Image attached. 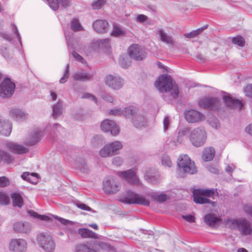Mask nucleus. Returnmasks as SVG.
Returning a JSON list of instances; mask_svg holds the SVG:
<instances>
[{"label": "nucleus", "mask_w": 252, "mask_h": 252, "mask_svg": "<svg viewBox=\"0 0 252 252\" xmlns=\"http://www.w3.org/2000/svg\"><path fill=\"white\" fill-rule=\"evenodd\" d=\"M155 86L158 91L162 93H168L170 97H164L166 101L177 99L179 96L178 86L173 81L171 76L168 74L161 75L155 82Z\"/></svg>", "instance_id": "f257e3e1"}, {"label": "nucleus", "mask_w": 252, "mask_h": 252, "mask_svg": "<svg viewBox=\"0 0 252 252\" xmlns=\"http://www.w3.org/2000/svg\"><path fill=\"white\" fill-rule=\"evenodd\" d=\"M190 141L195 147H200L205 142L207 139V133L205 129L202 127H198L192 129L190 133Z\"/></svg>", "instance_id": "f03ea898"}, {"label": "nucleus", "mask_w": 252, "mask_h": 252, "mask_svg": "<svg viewBox=\"0 0 252 252\" xmlns=\"http://www.w3.org/2000/svg\"><path fill=\"white\" fill-rule=\"evenodd\" d=\"M120 201L126 204H138L147 206L150 205V201L145 197L130 191H127Z\"/></svg>", "instance_id": "7ed1b4c3"}, {"label": "nucleus", "mask_w": 252, "mask_h": 252, "mask_svg": "<svg viewBox=\"0 0 252 252\" xmlns=\"http://www.w3.org/2000/svg\"><path fill=\"white\" fill-rule=\"evenodd\" d=\"M178 165L186 173L193 174L197 172L194 162L187 155L180 156Z\"/></svg>", "instance_id": "20e7f679"}, {"label": "nucleus", "mask_w": 252, "mask_h": 252, "mask_svg": "<svg viewBox=\"0 0 252 252\" xmlns=\"http://www.w3.org/2000/svg\"><path fill=\"white\" fill-rule=\"evenodd\" d=\"M37 242L40 247L46 252H53L55 249L53 238L48 234H40L37 237Z\"/></svg>", "instance_id": "39448f33"}, {"label": "nucleus", "mask_w": 252, "mask_h": 252, "mask_svg": "<svg viewBox=\"0 0 252 252\" xmlns=\"http://www.w3.org/2000/svg\"><path fill=\"white\" fill-rule=\"evenodd\" d=\"M15 89V83L10 79H5L0 84V96L2 98H9L13 94Z\"/></svg>", "instance_id": "423d86ee"}, {"label": "nucleus", "mask_w": 252, "mask_h": 252, "mask_svg": "<svg viewBox=\"0 0 252 252\" xmlns=\"http://www.w3.org/2000/svg\"><path fill=\"white\" fill-rule=\"evenodd\" d=\"M105 83L109 88L114 90H118L122 88L125 81L119 75H108L105 78Z\"/></svg>", "instance_id": "0eeeda50"}, {"label": "nucleus", "mask_w": 252, "mask_h": 252, "mask_svg": "<svg viewBox=\"0 0 252 252\" xmlns=\"http://www.w3.org/2000/svg\"><path fill=\"white\" fill-rule=\"evenodd\" d=\"M8 249L11 252H26L27 243L24 239H12L9 243Z\"/></svg>", "instance_id": "6e6552de"}, {"label": "nucleus", "mask_w": 252, "mask_h": 252, "mask_svg": "<svg viewBox=\"0 0 252 252\" xmlns=\"http://www.w3.org/2000/svg\"><path fill=\"white\" fill-rule=\"evenodd\" d=\"M103 186L104 191L110 194L115 193L120 189V183L112 177L105 179Z\"/></svg>", "instance_id": "1a4fd4ad"}, {"label": "nucleus", "mask_w": 252, "mask_h": 252, "mask_svg": "<svg viewBox=\"0 0 252 252\" xmlns=\"http://www.w3.org/2000/svg\"><path fill=\"white\" fill-rule=\"evenodd\" d=\"M199 105L202 108L211 110H216L219 108L220 102L215 97H205L199 101Z\"/></svg>", "instance_id": "9d476101"}, {"label": "nucleus", "mask_w": 252, "mask_h": 252, "mask_svg": "<svg viewBox=\"0 0 252 252\" xmlns=\"http://www.w3.org/2000/svg\"><path fill=\"white\" fill-rule=\"evenodd\" d=\"M129 56L136 61H141L146 57V52L137 44L131 45L128 48Z\"/></svg>", "instance_id": "9b49d317"}, {"label": "nucleus", "mask_w": 252, "mask_h": 252, "mask_svg": "<svg viewBox=\"0 0 252 252\" xmlns=\"http://www.w3.org/2000/svg\"><path fill=\"white\" fill-rule=\"evenodd\" d=\"M102 131L110 132L112 135H117L119 133V128L115 122L108 119L103 121L100 125Z\"/></svg>", "instance_id": "f8f14e48"}, {"label": "nucleus", "mask_w": 252, "mask_h": 252, "mask_svg": "<svg viewBox=\"0 0 252 252\" xmlns=\"http://www.w3.org/2000/svg\"><path fill=\"white\" fill-rule=\"evenodd\" d=\"M117 174L120 177L125 179L129 183L133 184H138L139 180L137 178L135 171L133 169H129L125 171H118Z\"/></svg>", "instance_id": "ddd939ff"}, {"label": "nucleus", "mask_w": 252, "mask_h": 252, "mask_svg": "<svg viewBox=\"0 0 252 252\" xmlns=\"http://www.w3.org/2000/svg\"><path fill=\"white\" fill-rule=\"evenodd\" d=\"M185 118L189 123L200 122L205 120V116L195 110H190L185 113Z\"/></svg>", "instance_id": "4468645a"}, {"label": "nucleus", "mask_w": 252, "mask_h": 252, "mask_svg": "<svg viewBox=\"0 0 252 252\" xmlns=\"http://www.w3.org/2000/svg\"><path fill=\"white\" fill-rule=\"evenodd\" d=\"M5 146L7 150L16 154H23L29 152L28 148L17 143L7 141Z\"/></svg>", "instance_id": "2eb2a0df"}, {"label": "nucleus", "mask_w": 252, "mask_h": 252, "mask_svg": "<svg viewBox=\"0 0 252 252\" xmlns=\"http://www.w3.org/2000/svg\"><path fill=\"white\" fill-rule=\"evenodd\" d=\"M43 135V132L39 129H35L30 134L25 144L28 146H32L39 142Z\"/></svg>", "instance_id": "dca6fc26"}, {"label": "nucleus", "mask_w": 252, "mask_h": 252, "mask_svg": "<svg viewBox=\"0 0 252 252\" xmlns=\"http://www.w3.org/2000/svg\"><path fill=\"white\" fill-rule=\"evenodd\" d=\"M157 34L158 35L160 40L168 46H174L175 40L173 37L161 29H158Z\"/></svg>", "instance_id": "f3484780"}, {"label": "nucleus", "mask_w": 252, "mask_h": 252, "mask_svg": "<svg viewBox=\"0 0 252 252\" xmlns=\"http://www.w3.org/2000/svg\"><path fill=\"white\" fill-rule=\"evenodd\" d=\"M223 100L228 107L232 109H242V103L238 99L232 98L231 96L226 95L223 96Z\"/></svg>", "instance_id": "a211bd4d"}, {"label": "nucleus", "mask_w": 252, "mask_h": 252, "mask_svg": "<svg viewBox=\"0 0 252 252\" xmlns=\"http://www.w3.org/2000/svg\"><path fill=\"white\" fill-rule=\"evenodd\" d=\"M72 77L75 81L85 82L91 80L93 75L86 71L80 70L75 72Z\"/></svg>", "instance_id": "6ab92c4d"}, {"label": "nucleus", "mask_w": 252, "mask_h": 252, "mask_svg": "<svg viewBox=\"0 0 252 252\" xmlns=\"http://www.w3.org/2000/svg\"><path fill=\"white\" fill-rule=\"evenodd\" d=\"M107 22L103 20H96L93 24L94 30L98 33L105 32L108 28Z\"/></svg>", "instance_id": "aec40b11"}, {"label": "nucleus", "mask_w": 252, "mask_h": 252, "mask_svg": "<svg viewBox=\"0 0 252 252\" xmlns=\"http://www.w3.org/2000/svg\"><path fill=\"white\" fill-rule=\"evenodd\" d=\"M238 229L244 235H251L252 233V228H251L250 223L245 220H240Z\"/></svg>", "instance_id": "412c9836"}, {"label": "nucleus", "mask_w": 252, "mask_h": 252, "mask_svg": "<svg viewBox=\"0 0 252 252\" xmlns=\"http://www.w3.org/2000/svg\"><path fill=\"white\" fill-rule=\"evenodd\" d=\"M132 122L135 127H139L145 126L147 121L146 118L143 115L138 113L133 117Z\"/></svg>", "instance_id": "4be33fe9"}, {"label": "nucleus", "mask_w": 252, "mask_h": 252, "mask_svg": "<svg viewBox=\"0 0 252 252\" xmlns=\"http://www.w3.org/2000/svg\"><path fill=\"white\" fill-rule=\"evenodd\" d=\"M204 220L206 224L210 227H215L220 221V219L213 214H207L205 216Z\"/></svg>", "instance_id": "5701e85b"}, {"label": "nucleus", "mask_w": 252, "mask_h": 252, "mask_svg": "<svg viewBox=\"0 0 252 252\" xmlns=\"http://www.w3.org/2000/svg\"><path fill=\"white\" fill-rule=\"evenodd\" d=\"M14 229L22 233H28L30 231L31 227L28 222H17L13 225Z\"/></svg>", "instance_id": "b1692460"}, {"label": "nucleus", "mask_w": 252, "mask_h": 252, "mask_svg": "<svg viewBox=\"0 0 252 252\" xmlns=\"http://www.w3.org/2000/svg\"><path fill=\"white\" fill-rule=\"evenodd\" d=\"M10 196L12 200L13 206L21 208L23 205V199L19 192H15L11 194Z\"/></svg>", "instance_id": "393cba45"}, {"label": "nucleus", "mask_w": 252, "mask_h": 252, "mask_svg": "<svg viewBox=\"0 0 252 252\" xmlns=\"http://www.w3.org/2000/svg\"><path fill=\"white\" fill-rule=\"evenodd\" d=\"M215 155V150L212 147L204 148L202 153V158L205 161L212 160Z\"/></svg>", "instance_id": "a878e982"}, {"label": "nucleus", "mask_w": 252, "mask_h": 252, "mask_svg": "<svg viewBox=\"0 0 252 252\" xmlns=\"http://www.w3.org/2000/svg\"><path fill=\"white\" fill-rule=\"evenodd\" d=\"M11 125L6 121L0 120V134L8 136L11 132Z\"/></svg>", "instance_id": "bb28decb"}, {"label": "nucleus", "mask_w": 252, "mask_h": 252, "mask_svg": "<svg viewBox=\"0 0 252 252\" xmlns=\"http://www.w3.org/2000/svg\"><path fill=\"white\" fill-rule=\"evenodd\" d=\"M193 201L196 203L204 204L206 203H210L213 206H216V203L215 202L210 201L208 199L203 197V195H201V193L197 192L195 193V190L193 192Z\"/></svg>", "instance_id": "cd10ccee"}, {"label": "nucleus", "mask_w": 252, "mask_h": 252, "mask_svg": "<svg viewBox=\"0 0 252 252\" xmlns=\"http://www.w3.org/2000/svg\"><path fill=\"white\" fill-rule=\"evenodd\" d=\"M10 116L16 119L17 120H24L26 119L27 114L23 112L21 110L13 108L10 111Z\"/></svg>", "instance_id": "c85d7f7f"}, {"label": "nucleus", "mask_w": 252, "mask_h": 252, "mask_svg": "<svg viewBox=\"0 0 252 252\" xmlns=\"http://www.w3.org/2000/svg\"><path fill=\"white\" fill-rule=\"evenodd\" d=\"M138 113V109L136 107L132 106L126 107L123 110V114L126 118H131V119Z\"/></svg>", "instance_id": "c756f323"}, {"label": "nucleus", "mask_w": 252, "mask_h": 252, "mask_svg": "<svg viewBox=\"0 0 252 252\" xmlns=\"http://www.w3.org/2000/svg\"><path fill=\"white\" fill-rule=\"evenodd\" d=\"M93 46L95 48L104 49H109L110 47V40L108 38L97 39L93 43Z\"/></svg>", "instance_id": "7c9ffc66"}, {"label": "nucleus", "mask_w": 252, "mask_h": 252, "mask_svg": "<svg viewBox=\"0 0 252 252\" xmlns=\"http://www.w3.org/2000/svg\"><path fill=\"white\" fill-rule=\"evenodd\" d=\"M149 195L155 201L158 202H163L169 198V196L164 193L158 194L157 192H151Z\"/></svg>", "instance_id": "2f4dec72"}, {"label": "nucleus", "mask_w": 252, "mask_h": 252, "mask_svg": "<svg viewBox=\"0 0 252 252\" xmlns=\"http://www.w3.org/2000/svg\"><path fill=\"white\" fill-rule=\"evenodd\" d=\"M53 113L52 116L54 118H56L60 116L63 111V102L61 100H59L57 103L52 106Z\"/></svg>", "instance_id": "473e14b6"}, {"label": "nucleus", "mask_w": 252, "mask_h": 252, "mask_svg": "<svg viewBox=\"0 0 252 252\" xmlns=\"http://www.w3.org/2000/svg\"><path fill=\"white\" fill-rule=\"evenodd\" d=\"M78 232L83 238H98L95 233L87 228H80L78 229Z\"/></svg>", "instance_id": "72a5a7b5"}, {"label": "nucleus", "mask_w": 252, "mask_h": 252, "mask_svg": "<svg viewBox=\"0 0 252 252\" xmlns=\"http://www.w3.org/2000/svg\"><path fill=\"white\" fill-rule=\"evenodd\" d=\"M208 25H206L203 27L199 28L196 30L191 31L189 33H186L184 34V36L186 38H192L197 37L198 35L201 34L203 31L208 28Z\"/></svg>", "instance_id": "f704fd0d"}, {"label": "nucleus", "mask_w": 252, "mask_h": 252, "mask_svg": "<svg viewBox=\"0 0 252 252\" xmlns=\"http://www.w3.org/2000/svg\"><path fill=\"white\" fill-rule=\"evenodd\" d=\"M113 155L118 154V151L123 148L122 144L118 141H116L108 144Z\"/></svg>", "instance_id": "c9c22d12"}, {"label": "nucleus", "mask_w": 252, "mask_h": 252, "mask_svg": "<svg viewBox=\"0 0 252 252\" xmlns=\"http://www.w3.org/2000/svg\"><path fill=\"white\" fill-rule=\"evenodd\" d=\"M130 57L127 55H121L119 60L120 65L124 68H128L131 64Z\"/></svg>", "instance_id": "e433bc0d"}, {"label": "nucleus", "mask_w": 252, "mask_h": 252, "mask_svg": "<svg viewBox=\"0 0 252 252\" xmlns=\"http://www.w3.org/2000/svg\"><path fill=\"white\" fill-rule=\"evenodd\" d=\"M75 252H96L91 246L87 244H80L76 246Z\"/></svg>", "instance_id": "4c0bfd02"}, {"label": "nucleus", "mask_w": 252, "mask_h": 252, "mask_svg": "<svg viewBox=\"0 0 252 252\" xmlns=\"http://www.w3.org/2000/svg\"><path fill=\"white\" fill-rule=\"evenodd\" d=\"M145 179L149 183L156 184L158 183L159 178L156 175H153L150 172L147 171L144 175Z\"/></svg>", "instance_id": "58836bf2"}, {"label": "nucleus", "mask_w": 252, "mask_h": 252, "mask_svg": "<svg viewBox=\"0 0 252 252\" xmlns=\"http://www.w3.org/2000/svg\"><path fill=\"white\" fill-rule=\"evenodd\" d=\"M183 139L179 138L178 137L172 136L168 139L167 141V144L169 145L170 147L174 148V147L177 146L179 144L181 143Z\"/></svg>", "instance_id": "ea45409f"}, {"label": "nucleus", "mask_w": 252, "mask_h": 252, "mask_svg": "<svg viewBox=\"0 0 252 252\" xmlns=\"http://www.w3.org/2000/svg\"><path fill=\"white\" fill-rule=\"evenodd\" d=\"M99 155L100 157H101L102 158H107V157L113 156L108 144H107L105 146H104L99 151Z\"/></svg>", "instance_id": "a19ab883"}, {"label": "nucleus", "mask_w": 252, "mask_h": 252, "mask_svg": "<svg viewBox=\"0 0 252 252\" xmlns=\"http://www.w3.org/2000/svg\"><path fill=\"white\" fill-rule=\"evenodd\" d=\"M200 192L201 195H203L204 196L206 197H212L215 193V190L214 189H195V193H196L197 192Z\"/></svg>", "instance_id": "79ce46f5"}, {"label": "nucleus", "mask_w": 252, "mask_h": 252, "mask_svg": "<svg viewBox=\"0 0 252 252\" xmlns=\"http://www.w3.org/2000/svg\"><path fill=\"white\" fill-rule=\"evenodd\" d=\"M97 246L99 249H101L108 252L112 251L113 252H116L115 249L108 243L99 242L97 244Z\"/></svg>", "instance_id": "37998d69"}, {"label": "nucleus", "mask_w": 252, "mask_h": 252, "mask_svg": "<svg viewBox=\"0 0 252 252\" xmlns=\"http://www.w3.org/2000/svg\"><path fill=\"white\" fill-rule=\"evenodd\" d=\"M232 42L234 44L237 45L240 47H244L245 45V41L241 36H237L232 38Z\"/></svg>", "instance_id": "c03bdc74"}, {"label": "nucleus", "mask_w": 252, "mask_h": 252, "mask_svg": "<svg viewBox=\"0 0 252 252\" xmlns=\"http://www.w3.org/2000/svg\"><path fill=\"white\" fill-rule=\"evenodd\" d=\"M125 34V31L118 26H114L111 35L115 37L123 35Z\"/></svg>", "instance_id": "a18cd8bd"}, {"label": "nucleus", "mask_w": 252, "mask_h": 252, "mask_svg": "<svg viewBox=\"0 0 252 252\" xmlns=\"http://www.w3.org/2000/svg\"><path fill=\"white\" fill-rule=\"evenodd\" d=\"M240 221L234 219L228 220L226 222L227 225L232 229H238Z\"/></svg>", "instance_id": "49530a36"}, {"label": "nucleus", "mask_w": 252, "mask_h": 252, "mask_svg": "<svg viewBox=\"0 0 252 252\" xmlns=\"http://www.w3.org/2000/svg\"><path fill=\"white\" fill-rule=\"evenodd\" d=\"M29 213L31 216L39 219L40 220H50V218L49 217L45 215L37 214L36 212L33 211H29Z\"/></svg>", "instance_id": "de8ad7c7"}, {"label": "nucleus", "mask_w": 252, "mask_h": 252, "mask_svg": "<svg viewBox=\"0 0 252 252\" xmlns=\"http://www.w3.org/2000/svg\"><path fill=\"white\" fill-rule=\"evenodd\" d=\"M71 29L74 32L83 30V28L78 20L74 19L71 22Z\"/></svg>", "instance_id": "09e8293b"}, {"label": "nucleus", "mask_w": 252, "mask_h": 252, "mask_svg": "<svg viewBox=\"0 0 252 252\" xmlns=\"http://www.w3.org/2000/svg\"><path fill=\"white\" fill-rule=\"evenodd\" d=\"M9 196L4 192H0V204L7 205L9 202Z\"/></svg>", "instance_id": "8fccbe9b"}, {"label": "nucleus", "mask_w": 252, "mask_h": 252, "mask_svg": "<svg viewBox=\"0 0 252 252\" xmlns=\"http://www.w3.org/2000/svg\"><path fill=\"white\" fill-rule=\"evenodd\" d=\"M104 0H94L92 4V6L94 9H100L105 4Z\"/></svg>", "instance_id": "3c124183"}, {"label": "nucleus", "mask_w": 252, "mask_h": 252, "mask_svg": "<svg viewBox=\"0 0 252 252\" xmlns=\"http://www.w3.org/2000/svg\"><path fill=\"white\" fill-rule=\"evenodd\" d=\"M49 6L54 10H56L59 7L58 0H47Z\"/></svg>", "instance_id": "603ef678"}, {"label": "nucleus", "mask_w": 252, "mask_h": 252, "mask_svg": "<svg viewBox=\"0 0 252 252\" xmlns=\"http://www.w3.org/2000/svg\"><path fill=\"white\" fill-rule=\"evenodd\" d=\"M10 185L9 180L5 176L0 177V188H4Z\"/></svg>", "instance_id": "864d4df0"}, {"label": "nucleus", "mask_w": 252, "mask_h": 252, "mask_svg": "<svg viewBox=\"0 0 252 252\" xmlns=\"http://www.w3.org/2000/svg\"><path fill=\"white\" fill-rule=\"evenodd\" d=\"M189 129L188 127H183L180 128L178 132V138L183 139L182 137L189 134Z\"/></svg>", "instance_id": "5fc2aeb1"}, {"label": "nucleus", "mask_w": 252, "mask_h": 252, "mask_svg": "<svg viewBox=\"0 0 252 252\" xmlns=\"http://www.w3.org/2000/svg\"><path fill=\"white\" fill-rule=\"evenodd\" d=\"M69 64H67L66 66V69L64 73L63 76L60 79V83L61 84L65 83L67 78H68L69 75Z\"/></svg>", "instance_id": "6e6d98bb"}, {"label": "nucleus", "mask_w": 252, "mask_h": 252, "mask_svg": "<svg viewBox=\"0 0 252 252\" xmlns=\"http://www.w3.org/2000/svg\"><path fill=\"white\" fill-rule=\"evenodd\" d=\"M109 114L114 116H120L123 114V110L120 108H114L109 111Z\"/></svg>", "instance_id": "4d7b16f0"}, {"label": "nucleus", "mask_w": 252, "mask_h": 252, "mask_svg": "<svg viewBox=\"0 0 252 252\" xmlns=\"http://www.w3.org/2000/svg\"><path fill=\"white\" fill-rule=\"evenodd\" d=\"M123 163V159L120 157H115L112 159V163L116 166H121Z\"/></svg>", "instance_id": "13d9d810"}, {"label": "nucleus", "mask_w": 252, "mask_h": 252, "mask_svg": "<svg viewBox=\"0 0 252 252\" xmlns=\"http://www.w3.org/2000/svg\"><path fill=\"white\" fill-rule=\"evenodd\" d=\"M162 163L163 165L168 167H170L172 165V162L169 157L167 156L162 157Z\"/></svg>", "instance_id": "bf43d9fd"}, {"label": "nucleus", "mask_w": 252, "mask_h": 252, "mask_svg": "<svg viewBox=\"0 0 252 252\" xmlns=\"http://www.w3.org/2000/svg\"><path fill=\"white\" fill-rule=\"evenodd\" d=\"M0 153L2 156V159L3 158L4 160L7 162H10L11 161V157L8 153L2 151H1Z\"/></svg>", "instance_id": "052dcab7"}, {"label": "nucleus", "mask_w": 252, "mask_h": 252, "mask_svg": "<svg viewBox=\"0 0 252 252\" xmlns=\"http://www.w3.org/2000/svg\"><path fill=\"white\" fill-rule=\"evenodd\" d=\"M210 125L215 128H218L220 126L219 120L215 117L212 118V120H209Z\"/></svg>", "instance_id": "680f3d73"}, {"label": "nucleus", "mask_w": 252, "mask_h": 252, "mask_svg": "<svg viewBox=\"0 0 252 252\" xmlns=\"http://www.w3.org/2000/svg\"><path fill=\"white\" fill-rule=\"evenodd\" d=\"M11 29L13 32L15 33L16 36L18 39L19 42L21 43V36L16 26L14 24L11 25Z\"/></svg>", "instance_id": "e2e57ef3"}, {"label": "nucleus", "mask_w": 252, "mask_h": 252, "mask_svg": "<svg viewBox=\"0 0 252 252\" xmlns=\"http://www.w3.org/2000/svg\"><path fill=\"white\" fill-rule=\"evenodd\" d=\"M102 97L105 101L110 102L113 104H115L116 100L109 94H105Z\"/></svg>", "instance_id": "0e129e2a"}, {"label": "nucleus", "mask_w": 252, "mask_h": 252, "mask_svg": "<svg viewBox=\"0 0 252 252\" xmlns=\"http://www.w3.org/2000/svg\"><path fill=\"white\" fill-rule=\"evenodd\" d=\"M182 218L189 222H194L195 220V217L191 215H183Z\"/></svg>", "instance_id": "69168bd1"}, {"label": "nucleus", "mask_w": 252, "mask_h": 252, "mask_svg": "<svg viewBox=\"0 0 252 252\" xmlns=\"http://www.w3.org/2000/svg\"><path fill=\"white\" fill-rule=\"evenodd\" d=\"M245 93L247 96L252 97V84L248 85L246 87Z\"/></svg>", "instance_id": "338daca9"}, {"label": "nucleus", "mask_w": 252, "mask_h": 252, "mask_svg": "<svg viewBox=\"0 0 252 252\" xmlns=\"http://www.w3.org/2000/svg\"><path fill=\"white\" fill-rule=\"evenodd\" d=\"M244 210L245 213L250 216L252 217V206L249 205H245L244 206Z\"/></svg>", "instance_id": "774afa93"}]
</instances>
